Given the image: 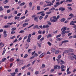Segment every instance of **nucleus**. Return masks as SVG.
Wrapping results in <instances>:
<instances>
[{
    "mask_svg": "<svg viewBox=\"0 0 76 76\" xmlns=\"http://www.w3.org/2000/svg\"><path fill=\"white\" fill-rule=\"evenodd\" d=\"M50 21L51 22H56L57 21V18L56 16L51 17L50 18Z\"/></svg>",
    "mask_w": 76,
    "mask_h": 76,
    "instance_id": "1",
    "label": "nucleus"
},
{
    "mask_svg": "<svg viewBox=\"0 0 76 76\" xmlns=\"http://www.w3.org/2000/svg\"><path fill=\"white\" fill-rule=\"evenodd\" d=\"M13 24V23H8L7 24L8 25H5L4 26V28H10V25H12Z\"/></svg>",
    "mask_w": 76,
    "mask_h": 76,
    "instance_id": "2",
    "label": "nucleus"
},
{
    "mask_svg": "<svg viewBox=\"0 0 76 76\" xmlns=\"http://www.w3.org/2000/svg\"><path fill=\"white\" fill-rule=\"evenodd\" d=\"M55 1H56V0H53L52 1V3H50L49 4H48L47 5V6H53V3H54L55 2Z\"/></svg>",
    "mask_w": 76,
    "mask_h": 76,
    "instance_id": "3",
    "label": "nucleus"
},
{
    "mask_svg": "<svg viewBox=\"0 0 76 76\" xmlns=\"http://www.w3.org/2000/svg\"><path fill=\"white\" fill-rule=\"evenodd\" d=\"M67 29V27H63L61 29V31H65Z\"/></svg>",
    "mask_w": 76,
    "mask_h": 76,
    "instance_id": "4",
    "label": "nucleus"
},
{
    "mask_svg": "<svg viewBox=\"0 0 76 76\" xmlns=\"http://www.w3.org/2000/svg\"><path fill=\"white\" fill-rule=\"evenodd\" d=\"M46 28V29H48V28H49V26L48 25V24L46 25H44L43 26V28Z\"/></svg>",
    "mask_w": 76,
    "mask_h": 76,
    "instance_id": "5",
    "label": "nucleus"
},
{
    "mask_svg": "<svg viewBox=\"0 0 76 76\" xmlns=\"http://www.w3.org/2000/svg\"><path fill=\"white\" fill-rule=\"evenodd\" d=\"M69 51H70V52H73V49L69 48L68 49V50L66 51V53H69Z\"/></svg>",
    "mask_w": 76,
    "mask_h": 76,
    "instance_id": "6",
    "label": "nucleus"
},
{
    "mask_svg": "<svg viewBox=\"0 0 76 76\" xmlns=\"http://www.w3.org/2000/svg\"><path fill=\"white\" fill-rule=\"evenodd\" d=\"M65 9H66L65 8H63V7H61V8H59L58 9V10H61V11H63V10H65Z\"/></svg>",
    "mask_w": 76,
    "mask_h": 76,
    "instance_id": "7",
    "label": "nucleus"
},
{
    "mask_svg": "<svg viewBox=\"0 0 76 76\" xmlns=\"http://www.w3.org/2000/svg\"><path fill=\"white\" fill-rule=\"evenodd\" d=\"M38 18L37 17H34V21H36V22H38Z\"/></svg>",
    "mask_w": 76,
    "mask_h": 76,
    "instance_id": "8",
    "label": "nucleus"
},
{
    "mask_svg": "<svg viewBox=\"0 0 76 76\" xmlns=\"http://www.w3.org/2000/svg\"><path fill=\"white\" fill-rule=\"evenodd\" d=\"M56 51V49L55 48H53L51 50V52L52 53H54Z\"/></svg>",
    "mask_w": 76,
    "mask_h": 76,
    "instance_id": "9",
    "label": "nucleus"
},
{
    "mask_svg": "<svg viewBox=\"0 0 76 76\" xmlns=\"http://www.w3.org/2000/svg\"><path fill=\"white\" fill-rule=\"evenodd\" d=\"M29 25V24L28 23H24L23 24V27H26V25Z\"/></svg>",
    "mask_w": 76,
    "mask_h": 76,
    "instance_id": "10",
    "label": "nucleus"
},
{
    "mask_svg": "<svg viewBox=\"0 0 76 76\" xmlns=\"http://www.w3.org/2000/svg\"><path fill=\"white\" fill-rule=\"evenodd\" d=\"M45 55V53H42L39 56V57L40 58H42L43 56H44Z\"/></svg>",
    "mask_w": 76,
    "mask_h": 76,
    "instance_id": "11",
    "label": "nucleus"
},
{
    "mask_svg": "<svg viewBox=\"0 0 76 76\" xmlns=\"http://www.w3.org/2000/svg\"><path fill=\"white\" fill-rule=\"evenodd\" d=\"M68 57L70 60H73V58H73V56L72 57V56H69Z\"/></svg>",
    "mask_w": 76,
    "mask_h": 76,
    "instance_id": "12",
    "label": "nucleus"
},
{
    "mask_svg": "<svg viewBox=\"0 0 76 76\" xmlns=\"http://www.w3.org/2000/svg\"><path fill=\"white\" fill-rule=\"evenodd\" d=\"M70 25H75V23H74V21H71L69 24Z\"/></svg>",
    "mask_w": 76,
    "mask_h": 76,
    "instance_id": "13",
    "label": "nucleus"
},
{
    "mask_svg": "<svg viewBox=\"0 0 76 76\" xmlns=\"http://www.w3.org/2000/svg\"><path fill=\"white\" fill-rule=\"evenodd\" d=\"M59 52H60V51H59V50H58L55 51V53L56 54H58V53H59Z\"/></svg>",
    "mask_w": 76,
    "mask_h": 76,
    "instance_id": "14",
    "label": "nucleus"
},
{
    "mask_svg": "<svg viewBox=\"0 0 76 76\" xmlns=\"http://www.w3.org/2000/svg\"><path fill=\"white\" fill-rule=\"evenodd\" d=\"M25 4V3L23 2L20 4L19 6H24Z\"/></svg>",
    "mask_w": 76,
    "mask_h": 76,
    "instance_id": "15",
    "label": "nucleus"
},
{
    "mask_svg": "<svg viewBox=\"0 0 76 76\" xmlns=\"http://www.w3.org/2000/svg\"><path fill=\"white\" fill-rule=\"evenodd\" d=\"M0 46H1V48H2L3 47H4V44H3L2 42H1L0 43Z\"/></svg>",
    "mask_w": 76,
    "mask_h": 76,
    "instance_id": "16",
    "label": "nucleus"
},
{
    "mask_svg": "<svg viewBox=\"0 0 76 76\" xmlns=\"http://www.w3.org/2000/svg\"><path fill=\"white\" fill-rule=\"evenodd\" d=\"M27 40L28 42L29 43L31 42V39L30 38H28Z\"/></svg>",
    "mask_w": 76,
    "mask_h": 76,
    "instance_id": "17",
    "label": "nucleus"
},
{
    "mask_svg": "<svg viewBox=\"0 0 76 76\" xmlns=\"http://www.w3.org/2000/svg\"><path fill=\"white\" fill-rule=\"evenodd\" d=\"M41 37H42V36H41V35H39L37 37V39L38 40H39V39H40V38H41Z\"/></svg>",
    "mask_w": 76,
    "mask_h": 76,
    "instance_id": "18",
    "label": "nucleus"
},
{
    "mask_svg": "<svg viewBox=\"0 0 76 76\" xmlns=\"http://www.w3.org/2000/svg\"><path fill=\"white\" fill-rule=\"evenodd\" d=\"M7 60V59H6V58H3L2 60H1V62H4V61H5V60Z\"/></svg>",
    "mask_w": 76,
    "mask_h": 76,
    "instance_id": "19",
    "label": "nucleus"
},
{
    "mask_svg": "<svg viewBox=\"0 0 76 76\" xmlns=\"http://www.w3.org/2000/svg\"><path fill=\"white\" fill-rule=\"evenodd\" d=\"M38 25L34 26H33V28L35 29V28H37V29H38Z\"/></svg>",
    "mask_w": 76,
    "mask_h": 76,
    "instance_id": "20",
    "label": "nucleus"
},
{
    "mask_svg": "<svg viewBox=\"0 0 76 76\" xmlns=\"http://www.w3.org/2000/svg\"><path fill=\"white\" fill-rule=\"evenodd\" d=\"M66 33V31H62L61 33L62 35H64Z\"/></svg>",
    "mask_w": 76,
    "mask_h": 76,
    "instance_id": "21",
    "label": "nucleus"
},
{
    "mask_svg": "<svg viewBox=\"0 0 76 76\" xmlns=\"http://www.w3.org/2000/svg\"><path fill=\"white\" fill-rule=\"evenodd\" d=\"M66 66H64V65H62L61 67V69H64V68H66Z\"/></svg>",
    "mask_w": 76,
    "mask_h": 76,
    "instance_id": "22",
    "label": "nucleus"
},
{
    "mask_svg": "<svg viewBox=\"0 0 76 76\" xmlns=\"http://www.w3.org/2000/svg\"><path fill=\"white\" fill-rule=\"evenodd\" d=\"M69 42V40H65L63 41L62 42V43H64V42Z\"/></svg>",
    "mask_w": 76,
    "mask_h": 76,
    "instance_id": "23",
    "label": "nucleus"
},
{
    "mask_svg": "<svg viewBox=\"0 0 76 76\" xmlns=\"http://www.w3.org/2000/svg\"><path fill=\"white\" fill-rule=\"evenodd\" d=\"M32 3L31 2H30L29 4V6L30 7H32Z\"/></svg>",
    "mask_w": 76,
    "mask_h": 76,
    "instance_id": "24",
    "label": "nucleus"
},
{
    "mask_svg": "<svg viewBox=\"0 0 76 76\" xmlns=\"http://www.w3.org/2000/svg\"><path fill=\"white\" fill-rule=\"evenodd\" d=\"M15 74H16V72H14L12 73H11L10 75H12V76H15Z\"/></svg>",
    "mask_w": 76,
    "mask_h": 76,
    "instance_id": "25",
    "label": "nucleus"
},
{
    "mask_svg": "<svg viewBox=\"0 0 76 76\" xmlns=\"http://www.w3.org/2000/svg\"><path fill=\"white\" fill-rule=\"evenodd\" d=\"M64 64V61L62 60H61V64Z\"/></svg>",
    "mask_w": 76,
    "mask_h": 76,
    "instance_id": "26",
    "label": "nucleus"
},
{
    "mask_svg": "<svg viewBox=\"0 0 76 76\" xmlns=\"http://www.w3.org/2000/svg\"><path fill=\"white\" fill-rule=\"evenodd\" d=\"M4 10V8L2 7H0V11H2Z\"/></svg>",
    "mask_w": 76,
    "mask_h": 76,
    "instance_id": "27",
    "label": "nucleus"
},
{
    "mask_svg": "<svg viewBox=\"0 0 76 76\" xmlns=\"http://www.w3.org/2000/svg\"><path fill=\"white\" fill-rule=\"evenodd\" d=\"M65 20V19L64 18H63L61 20V22H64Z\"/></svg>",
    "mask_w": 76,
    "mask_h": 76,
    "instance_id": "28",
    "label": "nucleus"
},
{
    "mask_svg": "<svg viewBox=\"0 0 76 76\" xmlns=\"http://www.w3.org/2000/svg\"><path fill=\"white\" fill-rule=\"evenodd\" d=\"M32 50V49H29L28 51V53H31V51Z\"/></svg>",
    "mask_w": 76,
    "mask_h": 76,
    "instance_id": "29",
    "label": "nucleus"
},
{
    "mask_svg": "<svg viewBox=\"0 0 76 76\" xmlns=\"http://www.w3.org/2000/svg\"><path fill=\"white\" fill-rule=\"evenodd\" d=\"M34 24H32L31 26H29L27 28L28 29H29V28H31V27H32V26H34Z\"/></svg>",
    "mask_w": 76,
    "mask_h": 76,
    "instance_id": "30",
    "label": "nucleus"
},
{
    "mask_svg": "<svg viewBox=\"0 0 76 76\" xmlns=\"http://www.w3.org/2000/svg\"><path fill=\"white\" fill-rule=\"evenodd\" d=\"M9 6H4V8H5V9H9Z\"/></svg>",
    "mask_w": 76,
    "mask_h": 76,
    "instance_id": "31",
    "label": "nucleus"
},
{
    "mask_svg": "<svg viewBox=\"0 0 76 76\" xmlns=\"http://www.w3.org/2000/svg\"><path fill=\"white\" fill-rule=\"evenodd\" d=\"M67 8L70 11L72 10V8H71V7H68Z\"/></svg>",
    "mask_w": 76,
    "mask_h": 76,
    "instance_id": "32",
    "label": "nucleus"
},
{
    "mask_svg": "<svg viewBox=\"0 0 76 76\" xmlns=\"http://www.w3.org/2000/svg\"><path fill=\"white\" fill-rule=\"evenodd\" d=\"M8 3V1H4L3 2V3H4V4H6V3Z\"/></svg>",
    "mask_w": 76,
    "mask_h": 76,
    "instance_id": "33",
    "label": "nucleus"
},
{
    "mask_svg": "<svg viewBox=\"0 0 76 76\" xmlns=\"http://www.w3.org/2000/svg\"><path fill=\"white\" fill-rule=\"evenodd\" d=\"M72 1V0H67L66 1V2L68 3V2H71Z\"/></svg>",
    "mask_w": 76,
    "mask_h": 76,
    "instance_id": "34",
    "label": "nucleus"
},
{
    "mask_svg": "<svg viewBox=\"0 0 76 76\" xmlns=\"http://www.w3.org/2000/svg\"><path fill=\"white\" fill-rule=\"evenodd\" d=\"M37 45L39 47V48H41V45L40 44H39V43H38Z\"/></svg>",
    "mask_w": 76,
    "mask_h": 76,
    "instance_id": "35",
    "label": "nucleus"
},
{
    "mask_svg": "<svg viewBox=\"0 0 76 76\" xmlns=\"http://www.w3.org/2000/svg\"><path fill=\"white\" fill-rule=\"evenodd\" d=\"M39 72L38 71H36L35 72V75H38V74H39Z\"/></svg>",
    "mask_w": 76,
    "mask_h": 76,
    "instance_id": "36",
    "label": "nucleus"
},
{
    "mask_svg": "<svg viewBox=\"0 0 76 76\" xmlns=\"http://www.w3.org/2000/svg\"><path fill=\"white\" fill-rule=\"evenodd\" d=\"M45 67V65L44 64H43L42 66V68H44Z\"/></svg>",
    "mask_w": 76,
    "mask_h": 76,
    "instance_id": "37",
    "label": "nucleus"
},
{
    "mask_svg": "<svg viewBox=\"0 0 76 76\" xmlns=\"http://www.w3.org/2000/svg\"><path fill=\"white\" fill-rule=\"evenodd\" d=\"M48 45H49V46H51L52 45V44L51 43V42H48Z\"/></svg>",
    "mask_w": 76,
    "mask_h": 76,
    "instance_id": "38",
    "label": "nucleus"
},
{
    "mask_svg": "<svg viewBox=\"0 0 76 76\" xmlns=\"http://www.w3.org/2000/svg\"><path fill=\"white\" fill-rule=\"evenodd\" d=\"M44 37H42L40 40V41L41 42L42 41H43V40H44Z\"/></svg>",
    "mask_w": 76,
    "mask_h": 76,
    "instance_id": "39",
    "label": "nucleus"
},
{
    "mask_svg": "<svg viewBox=\"0 0 76 76\" xmlns=\"http://www.w3.org/2000/svg\"><path fill=\"white\" fill-rule=\"evenodd\" d=\"M52 37V36L51 35V34H49L47 36V38H49V37Z\"/></svg>",
    "mask_w": 76,
    "mask_h": 76,
    "instance_id": "40",
    "label": "nucleus"
},
{
    "mask_svg": "<svg viewBox=\"0 0 76 76\" xmlns=\"http://www.w3.org/2000/svg\"><path fill=\"white\" fill-rule=\"evenodd\" d=\"M16 28H13L11 29V30L12 31H15V30H16Z\"/></svg>",
    "mask_w": 76,
    "mask_h": 76,
    "instance_id": "41",
    "label": "nucleus"
},
{
    "mask_svg": "<svg viewBox=\"0 0 76 76\" xmlns=\"http://www.w3.org/2000/svg\"><path fill=\"white\" fill-rule=\"evenodd\" d=\"M60 3H59V2H57L56 3V4L57 5H58V6H59V5H60Z\"/></svg>",
    "mask_w": 76,
    "mask_h": 76,
    "instance_id": "42",
    "label": "nucleus"
},
{
    "mask_svg": "<svg viewBox=\"0 0 76 76\" xmlns=\"http://www.w3.org/2000/svg\"><path fill=\"white\" fill-rule=\"evenodd\" d=\"M38 33L39 34H42V31L40 30H39L38 31Z\"/></svg>",
    "mask_w": 76,
    "mask_h": 76,
    "instance_id": "43",
    "label": "nucleus"
},
{
    "mask_svg": "<svg viewBox=\"0 0 76 76\" xmlns=\"http://www.w3.org/2000/svg\"><path fill=\"white\" fill-rule=\"evenodd\" d=\"M25 16H23V17H22L21 18H20V19L22 20V19H25Z\"/></svg>",
    "mask_w": 76,
    "mask_h": 76,
    "instance_id": "44",
    "label": "nucleus"
},
{
    "mask_svg": "<svg viewBox=\"0 0 76 76\" xmlns=\"http://www.w3.org/2000/svg\"><path fill=\"white\" fill-rule=\"evenodd\" d=\"M22 15V13H19L17 15V16H20V15Z\"/></svg>",
    "mask_w": 76,
    "mask_h": 76,
    "instance_id": "45",
    "label": "nucleus"
},
{
    "mask_svg": "<svg viewBox=\"0 0 76 76\" xmlns=\"http://www.w3.org/2000/svg\"><path fill=\"white\" fill-rule=\"evenodd\" d=\"M61 57V55H59L58 56V59H60Z\"/></svg>",
    "mask_w": 76,
    "mask_h": 76,
    "instance_id": "46",
    "label": "nucleus"
},
{
    "mask_svg": "<svg viewBox=\"0 0 76 76\" xmlns=\"http://www.w3.org/2000/svg\"><path fill=\"white\" fill-rule=\"evenodd\" d=\"M44 12L42 11V12H38L37 13V15H39V14H41V13H44Z\"/></svg>",
    "mask_w": 76,
    "mask_h": 76,
    "instance_id": "47",
    "label": "nucleus"
},
{
    "mask_svg": "<svg viewBox=\"0 0 76 76\" xmlns=\"http://www.w3.org/2000/svg\"><path fill=\"white\" fill-rule=\"evenodd\" d=\"M28 38V36H26L23 39L24 40H25V39H27V38Z\"/></svg>",
    "mask_w": 76,
    "mask_h": 76,
    "instance_id": "48",
    "label": "nucleus"
},
{
    "mask_svg": "<svg viewBox=\"0 0 76 76\" xmlns=\"http://www.w3.org/2000/svg\"><path fill=\"white\" fill-rule=\"evenodd\" d=\"M42 18H43V17H42V16H41L39 17V20H41L42 19Z\"/></svg>",
    "mask_w": 76,
    "mask_h": 76,
    "instance_id": "49",
    "label": "nucleus"
},
{
    "mask_svg": "<svg viewBox=\"0 0 76 76\" xmlns=\"http://www.w3.org/2000/svg\"><path fill=\"white\" fill-rule=\"evenodd\" d=\"M57 67H58V65H56L54 66V69H56L57 68Z\"/></svg>",
    "mask_w": 76,
    "mask_h": 76,
    "instance_id": "50",
    "label": "nucleus"
},
{
    "mask_svg": "<svg viewBox=\"0 0 76 76\" xmlns=\"http://www.w3.org/2000/svg\"><path fill=\"white\" fill-rule=\"evenodd\" d=\"M34 57H38V54L36 53L34 54Z\"/></svg>",
    "mask_w": 76,
    "mask_h": 76,
    "instance_id": "51",
    "label": "nucleus"
},
{
    "mask_svg": "<svg viewBox=\"0 0 76 76\" xmlns=\"http://www.w3.org/2000/svg\"><path fill=\"white\" fill-rule=\"evenodd\" d=\"M31 34H29L28 36V38H31Z\"/></svg>",
    "mask_w": 76,
    "mask_h": 76,
    "instance_id": "52",
    "label": "nucleus"
},
{
    "mask_svg": "<svg viewBox=\"0 0 76 76\" xmlns=\"http://www.w3.org/2000/svg\"><path fill=\"white\" fill-rule=\"evenodd\" d=\"M69 16H70L72 18V17H73V15L72 14H70Z\"/></svg>",
    "mask_w": 76,
    "mask_h": 76,
    "instance_id": "53",
    "label": "nucleus"
},
{
    "mask_svg": "<svg viewBox=\"0 0 76 76\" xmlns=\"http://www.w3.org/2000/svg\"><path fill=\"white\" fill-rule=\"evenodd\" d=\"M14 61V59H13V58H10V61Z\"/></svg>",
    "mask_w": 76,
    "mask_h": 76,
    "instance_id": "54",
    "label": "nucleus"
},
{
    "mask_svg": "<svg viewBox=\"0 0 76 76\" xmlns=\"http://www.w3.org/2000/svg\"><path fill=\"white\" fill-rule=\"evenodd\" d=\"M18 13L17 11H15L13 13L14 15H16Z\"/></svg>",
    "mask_w": 76,
    "mask_h": 76,
    "instance_id": "55",
    "label": "nucleus"
},
{
    "mask_svg": "<svg viewBox=\"0 0 76 76\" xmlns=\"http://www.w3.org/2000/svg\"><path fill=\"white\" fill-rule=\"evenodd\" d=\"M37 9L38 10H40V7L39 6H37Z\"/></svg>",
    "mask_w": 76,
    "mask_h": 76,
    "instance_id": "56",
    "label": "nucleus"
},
{
    "mask_svg": "<svg viewBox=\"0 0 76 76\" xmlns=\"http://www.w3.org/2000/svg\"><path fill=\"white\" fill-rule=\"evenodd\" d=\"M34 57H35V56H32L29 59L31 60V59H32L33 58H34Z\"/></svg>",
    "mask_w": 76,
    "mask_h": 76,
    "instance_id": "57",
    "label": "nucleus"
},
{
    "mask_svg": "<svg viewBox=\"0 0 76 76\" xmlns=\"http://www.w3.org/2000/svg\"><path fill=\"white\" fill-rule=\"evenodd\" d=\"M5 52H6V50H4L2 54V55H4V53H5Z\"/></svg>",
    "mask_w": 76,
    "mask_h": 76,
    "instance_id": "58",
    "label": "nucleus"
},
{
    "mask_svg": "<svg viewBox=\"0 0 76 76\" xmlns=\"http://www.w3.org/2000/svg\"><path fill=\"white\" fill-rule=\"evenodd\" d=\"M15 37H16V36H14L11 37V39H13L15 38Z\"/></svg>",
    "mask_w": 76,
    "mask_h": 76,
    "instance_id": "59",
    "label": "nucleus"
},
{
    "mask_svg": "<svg viewBox=\"0 0 76 76\" xmlns=\"http://www.w3.org/2000/svg\"><path fill=\"white\" fill-rule=\"evenodd\" d=\"M28 57V55L27 54H26L24 56L23 58H26Z\"/></svg>",
    "mask_w": 76,
    "mask_h": 76,
    "instance_id": "60",
    "label": "nucleus"
},
{
    "mask_svg": "<svg viewBox=\"0 0 76 76\" xmlns=\"http://www.w3.org/2000/svg\"><path fill=\"white\" fill-rule=\"evenodd\" d=\"M61 37V34H59L57 36H56V38H59V37Z\"/></svg>",
    "mask_w": 76,
    "mask_h": 76,
    "instance_id": "61",
    "label": "nucleus"
},
{
    "mask_svg": "<svg viewBox=\"0 0 76 76\" xmlns=\"http://www.w3.org/2000/svg\"><path fill=\"white\" fill-rule=\"evenodd\" d=\"M50 10H55V8H54V7H53L52 8H51Z\"/></svg>",
    "mask_w": 76,
    "mask_h": 76,
    "instance_id": "62",
    "label": "nucleus"
},
{
    "mask_svg": "<svg viewBox=\"0 0 76 76\" xmlns=\"http://www.w3.org/2000/svg\"><path fill=\"white\" fill-rule=\"evenodd\" d=\"M4 33V34H6L7 33V31H4L3 32Z\"/></svg>",
    "mask_w": 76,
    "mask_h": 76,
    "instance_id": "63",
    "label": "nucleus"
},
{
    "mask_svg": "<svg viewBox=\"0 0 76 76\" xmlns=\"http://www.w3.org/2000/svg\"><path fill=\"white\" fill-rule=\"evenodd\" d=\"M18 41V39H16L14 41V42H16Z\"/></svg>",
    "mask_w": 76,
    "mask_h": 76,
    "instance_id": "64",
    "label": "nucleus"
}]
</instances>
